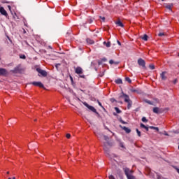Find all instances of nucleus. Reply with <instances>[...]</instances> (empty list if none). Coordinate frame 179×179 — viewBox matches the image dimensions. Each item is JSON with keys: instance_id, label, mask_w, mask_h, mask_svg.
<instances>
[{"instance_id": "obj_15", "label": "nucleus", "mask_w": 179, "mask_h": 179, "mask_svg": "<svg viewBox=\"0 0 179 179\" xmlns=\"http://www.w3.org/2000/svg\"><path fill=\"white\" fill-rule=\"evenodd\" d=\"M87 43L88 44H94V40H92L90 38H87Z\"/></svg>"}, {"instance_id": "obj_35", "label": "nucleus", "mask_w": 179, "mask_h": 179, "mask_svg": "<svg viewBox=\"0 0 179 179\" xmlns=\"http://www.w3.org/2000/svg\"><path fill=\"white\" fill-rule=\"evenodd\" d=\"M175 169L176 170L177 173H179V169H178V168H177V167H175Z\"/></svg>"}, {"instance_id": "obj_41", "label": "nucleus", "mask_w": 179, "mask_h": 179, "mask_svg": "<svg viewBox=\"0 0 179 179\" xmlns=\"http://www.w3.org/2000/svg\"><path fill=\"white\" fill-rule=\"evenodd\" d=\"M164 135H165L166 136H169V134L165 131Z\"/></svg>"}, {"instance_id": "obj_20", "label": "nucleus", "mask_w": 179, "mask_h": 179, "mask_svg": "<svg viewBox=\"0 0 179 179\" xmlns=\"http://www.w3.org/2000/svg\"><path fill=\"white\" fill-rule=\"evenodd\" d=\"M153 113H155V114H159V108L157 107L154 108Z\"/></svg>"}, {"instance_id": "obj_11", "label": "nucleus", "mask_w": 179, "mask_h": 179, "mask_svg": "<svg viewBox=\"0 0 179 179\" xmlns=\"http://www.w3.org/2000/svg\"><path fill=\"white\" fill-rule=\"evenodd\" d=\"M121 128L123 129V131H125L126 134H131V130L129 128L127 127H121Z\"/></svg>"}, {"instance_id": "obj_46", "label": "nucleus", "mask_w": 179, "mask_h": 179, "mask_svg": "<svg viewBox=\"0 0 179 179\" xmlns=\"http://www.w3.org/2000/svg\"><path fill=\"white\" fill-rule=\"evenodd\" d=\"M12 179H16V178H15V177H13Z\"/></svg>"}, {"instance_id": "obj_12", "label": "nucleus", "mask_w": 179, "mask_h": 179, "mask_svg": "<svg viewBox=\"0 0 179 179\" xmlns=\"http://www.w3.org/2000/svg\"><path fill=\"white\" fill-rule=\"evenodd\" d=\"M161 78L162 80H166V79H167V77H166V71H164L161 73Z\"/></svg>"}, {"instance_id": "obj_43", "label": "nucleus", "mask_w": 179, "mask_h": 179, "mask_svg": "<svg viewBox=\"0 0 179 179\" xmlns=\"http://www.w3.org/2000/svg\"><path fill=\"white\" fill-rule=\"evenodd\" d=\"M106 20V17H103L102 20Z\"/></svg>"}, {"instance_id": "obj_27", "label": "nucleus", "mask_w": 179, "mask_h": 179, "mask_svg": "<svg viewBox=\"0 0 179 179\" xmlns=\"http://www.w3.org/2000/svg\"><path fill=\"white\" fill-rule=\"evenodd\" d=\"M136 131L138 134V136H141V131H139V129H136Z\"/></svg>"}, {"instance_id": "obj_3", "label": "nucleus", "mask_w": 179, "mask_h": 179, "mask_svg": "<svg viewBox=\"0 0 179 179\" xmlns=\"http://www.w3.org/2000/svg\"><path fill=\"white\" fill-rule=\"evenodd\" d=\"M76 73L79 76V78H82L83 79H85V76L83 75V69L82 67H77L75 70Z\"/></svg>"}, {"instance_id": "obj_13", "label": "nucleus", "mask_w": 179, "mask_h": 179, "mask_svg": "<svg viewBox=\"0 0 179 179\" xmlns=\"http://www.w3.org/2000/svg\"><path fill=\"white\" fill-rule=\"evenodd\" d=\"M107 145L108 146H110V144H108V143H106V144H104L103 145V150H105V152L107 153V152H108V148H107Z\"/></svg>"}, {"instance_id": "obj_33", "label": "nucleus", "mask_w": 179, "mask_h": 179, "mask_svg": "<svg viewBox=\"0 0 179 179\" xmlns=\"http://www.w3.org/2000/svg\"><path fill=\"white\" fill-rule=\"evenodd\" d=\"M109 64H110V65H113V64H114V60H110Z\"/></svg>"}, {"instance_id": "obj_4", "label": "nucleus", "mask_w": 179, "mask_h": 179, "mask_svg": "<svg viewBox=\"0 0 179 179\" xmlns=\"http://www.w3.org/2000/svg\"><path fill=\"white\" fill-rule=\"evenodd\" d=\"M83 104L84 106H85V107H87L90 110V111H92V113H95V114H99V113H97V110H96V108H94V107L88 105V103L86 102H84Z\"/></svg>"}, {"instance_id": "obj_19", "label": "nucleus", "mask_w": 179, "mask_h": 179, "mask_svg": "<svg viewBox=\"0 0 179 179\" xmlns=\"http://www.w3.org/2000/svg\"><path fill=\"white\" fill-rule=\"evenodd\" d=\"M103 45H106L108 48L109 47L111 46V43H110V42L106 43V41H104Z\"/></svg>"}, {"instance_id": "obj_32", "label": "nucleus", "mask_w": 179, "mask_h": 179, "mask_svg": "<svg viewBox=\"0 0 179 179\" xmlns=\"http://www.w3.org/2000/svg\"><path fill=\"white\" fill-rule=\"evenodd\" d=\"M109 179H115L113 175L109 176Z\"/></svg>"}, {"instance_id": "obj_38", "label": "nucleus", "mask_w": 179, "mask_h": 179, "mask_svg": "<svg viewBox=\"0 0 179 179\" xmlns=\"http://www.w3.org/2000/svg\"><path fill=\"white\" fill-rule=\"evenodd\" d=\"M103 138H104L105 141H107V139H108V137L106 136H104Z\"/></svg>"}, {"instance_id": "obj_28", "label": "nucleus", "mask_w": 179, "mask_h": 179, "mask_svg": "<svg viewBox=\"0 0 179 179\" xmlns=\"http://www.w3.org/2000/svg\"><path fill=\"white\" fill-rule=\"evenodd\" d=\"M149 68L151 69L152 70H153V69H155V65L150 64Z\"/></svg>"}, {"instance_id": "obj_22", "label": "nucleus", "mask_w": 179, "mask_h": 179, "mask_svg": "<svg viewBox=\"0 0 179 179\" xmlns=\"http://www.w3.org/2000/svg\"><path fill=\"white\" fill-rule=\"evenodd\" d=\"M20 58L21 59H26V55H20Z\"/></svg>"}, {"instance_id": "obj_49", "label": "nucleus", "mask_w": 179, "mask_h": 179, "mask_svg": "<svg viewBox=\"0 0 179 179\" xmlns=\"http://www.w3.org/2000/svg\"><path fill=\"white\" fill-rule=\"evenodd\" d=\"M162 1H164V0H162Z\"/></svg>"}, {"instance_id": "obj_23", "label": "nucleus", "mask_w": 179, "mask_h": 179, "mask_svg": "<svg viewBox=\"0 0 179 179\" xmlns=\"http://www.w3.org/2000/svg\"><path fill=\"white\" fill-rule=\"evenodd\" d=\"M115 111L117 113V114H120L121 113V110L117 107L115 108Z\"/></svg>"}, {"instance_id": "obj_40", "label": "nucleus", "mask_w": 179, "mask_h": 179, "mask_svg": "<svg viewBox=\"0 0 179 179\" xmlns=\"http://www.w3.org/2000/svg\"><path fill=\"white\" fill-rule=\"evenodd\" d=\"M154 129H155V131H159V127H155Z\"/></svg>"}, {"instance_id": "obj_1", "label": "nucleus", "mask_w": 179, "mask_h": 179, "mask_svg": "<svg viewBox=\"0 0 179 179\" xmlns=\"http://www.w3.org/2000/svg\"><path fill=\"white\" fill-rule=\"evenodd\" d=\"M122 97H123L124 99V101L125 103H127V108L128 110H129V108H131V107H132V101H131V99H129V96L123 94Z\"/></svg>"}, {"instance_id": "obj_31", "label": "nucleus", "mask_w": 179, "mask_h": 179, "mask_svg": "<svg viewBox=\"0 0 179 179\" xmlns=\"http://www.w3.org/2000/svg\"><path fill=\"white\" fill-rule=\"evenodd\" d=\"M66 138H67V139H69V138H71V134H67L66 135Z\"/></svg>"}, {"instance_id": "obj_42", "label": "nucleus", "mask_w": 179, "mask_h": 179, "mask_svg": "<svg viewBox=\"0 0 179 179\" xmlns=\"http://www.w3.org/2000/svg\"><path fill=\"white\" fill-rule=\"evenodd\" d=\"M117 44H119V45H121V42H120V41H117Z\"/></svg>"}, {"instance_id": "obj_24", "label": "nucleus", "mask_w": 179, "mask_h": 179, "mask_svg": "<svg viewBox=\"0 0 179 179\" xmlns=\"http://www.w3.org/2000/svg\"><path fill=\"white\" fill-rule=\"evenodd\" d=\"M145 103H148V104H150V106H153V103H152V101H150L149 100H145Z\"/></svg>"}, {"instance_id": "obj_45", "label": "nucleus", "mask_w": 179, "mask_h": 179, "mask_svg": "<svg viewBox=\"0 0 179 179\" xmlns=\"http://www.w3.org/2000/svg\"><path fill=\"white\" fill-rule=\"evenodd\" d=\"M70 78H71V80H73V78H72V77H70Z\"/></svg>"}, {"instance_id": "obj_16", "label": "nucleus", "mask_w": 179, "mask_h": 179, "mask_svg": "<svg viewBox=\"0 0 179 179\" xmlns=\"http://www.w3.org/2000/svg\"><path fill=\"white\" fill-rule=\"evenodd\" d=\"M115 83H117V85H122V80H121L120 78H118L117 80H115Z\"/></svg>"}, {"instance_id": "obj_26", "label": "nucleus", "mask_w": 179, "mask_h": 179, "mask_svg": "<svg viewBox=\"0 0 179 179\" xmlns=\"http://www.w3.org/2000/svg\"><path fill=\"white\" fill-rule=\"evenodd\" d=\"M126 80L127 82H128L129 83H131L132 82V80H131V78H129V77L126 78Z\"/></svg>"}, {"instance_id": "obj_48", "label": "nucleus", "mask_w": 179, "mask_h": 179, "mask_svg": "<svg viewBox=\"0 0 179 179\" xmlns=\"http://www.w3.org/2000/svg\"><path fill=\"white\" fill-rule=\"evenodd\" d=\"M8 179H12V178H9Z\"/></svg>"}, {"instance_id": "obj_2", "label": "nucleus", "mask_w": 179, "mask_h": 179, "mask_svg": "<svg viewBox=\"0 0 179 179\" xmlns=\"http://www.w3.org/2000/svg\"><path fill=\"white\" fill-rule=\"evenodd\" d=\"M124 171L128 179H135V177L131 175L134 171L130 170L129 168H124Z\"/></svg>"}, {"instance_id": "obj_30", "label": "nucleus", "mask_w": 179, "mask_h": 179, "mask_svg": "<svg viewBox=\"0 0 179 179\" xmlns=\"http://www.w3.org/2000/svg\"><path fill=\"white\" fill-rule=\"evenodd\" d=\"M97 102H98L99 106H100V107H101L102 108L104 109V107L103 106V105L99 101H97Z\"/></svg>"}, {"instance_id": "obj_29", "label": "nucleus", "mask_w": 179, "mask_h": 179, "mask_svg": "<svg viewBox=\"0 0 179 179\" xmlns=\"http://www.w3.org/2000/svg\"><path fill=\"white\" fill-rule=\"evenodd\" d=\"M158 36H159V37H163V36H164V33L160 32L159 34H158Z\"/></svg>"}, {"instance_id": "obj_18", "label": "nucleus", "mask_w": 179, "mask_h": 179, "mask_svg": "<svg viewBox=\"0 0 179 179\" xmlns=\"http://www.w3.org/2000/svg\"><path fill=\"white\" fill-rule=\"evenodd\" d=\"M116 24H117V26H120V27H124V24H122V22L120 20L116 22Z\"/></svg>"}, {"instance_id": "obj_34", "label": "nucleus", "mask_w": 179, "mask_h": 179, "mask_svg": "<svg viewBox=\"0 0 179 179\" xmlns=\"http://www.w3.org/2000/svg\"><path fill=\"white\" fill-rule=\"evenodd\" d=\"M61 66V64H57L55 65L57 69H58V66Z\"/></svg>"}, {"instance_id": "obj_39", "label": "nucleus", "mask_w": 179, "mask_h": 179, "mask_svg": "<svg viewBox=\"0 0 179 179\" xmlns=\"http://www.w3.org/2000/svg\"><path fill=\"white\" fill-rule=\"evenodd\" d=\"M173 83H174V85H176V83H177V79L173 80Z\"/></svg>"}, {"instance_id": "obj_47", "label": "nucleus", "mask_w": 179, "mask_h": 179, "mask_svg": "<svg viewBox=\"0 0 179 179\" xmlns=\"http://www.w3.org/2000/svg\"><path fill=\"white\" fill-rule=\"evenodd\" d=\"M7 174H9V171L7 172Z\"/></svg>"}, {"instance_id": "obj_25", "label": "nucleus", "mask_w": 179, "mask_h": 179, "mask_svg": "<svg viewBox=\"0 0 179 179\" xmlns=\"http://www.w3.org/2000/svg\"><path fill=\"white\" fill-rule=\"evenodd\" d=\"M142 121H143V122H148V119H146L145 117H142Z\"/></svg>"}, {"instance_id": "obj_36", "label": "nucleus", "mask_w": 179, "mask_h": 179, "mask_svg": "<svg viewBox=\"0 0 179 179\" xmlns=\"http://www.w3.org/2000/svg\"><path fill=\"white\" fill-rule=\"evenodd\" d=\"M120 122H121L122 124H127V122H125L124 120H120Z\"/></svg>"}, {"instance_id": "obj_14", "label": "nucleus", "mask_w": 179, "mask_h": 179, "mask_svg": "<svg viewBox=\"0 0 179 179\" xmlns=\"http://www.w3.org/2000/svg\"><path fill=\"white\" fill-rule=\"evenodd\" d=\"M165 8H166V9H169V10H171V8H173V4H166L165 6Z\"/></svg>"}, {"instance_id": "obj_9", "label": "nucleus", "mask_w": 179, "mask_h": 179, "mask_svg": "<svg viewBox=\"0 0 179 179\" xmlns=\"http://www.w3.org/2000/svg\"><path fill=\"white\" fill-rule=\"evenodd\" d=\"M32 85L34 86H37L38 87H44V85L41 82H33Z\"/></svg>"}, {"instance_id": "obj_17", "label": "nucleus", "mask_w": 179, "mask_h": 179, "mask_svg": "<svg viewBox=\"0 0 179 179\" xmlns=\"http://www.w3.org/2000/svg\"><path fill=\"white\" fill-rule=\"evenodd\" d=\"M141 128H144V129H146V131H149V127L145 126L143 123L140 124Z\"/></svg>"}, {"instance_id": "obj_10", "label": "nucleus", "mask_w": 179, "mask_h": 179, "mask_svg": "<svg viewBox=\"0 0 179 179\" xmlns=\"http://www.w3.org/2000/svg\"><path fill=\"white\" fill-rule=\"evenodd\" d=\"M0 13H1V15H3L4 16H8V13L6 12L5 8H3V7H0Z\"/></svg>"}, {"instance_id": "obj_21", "label": "nucleus", "mask_w": 179, "mask_h": 179, "mask_svg": "<svg viewBox=\"0 0 179 179\" xmlns=\"http://www.w3.org/2000/svg\"><path fill=\"white\" fill-rule=\"evenodd\" d=\"M141 38L142 40H144V41H148V35H143V36H142Z\"/></svg>"}, {"instance_id": "obj_44", "label": "nucleus", "mask_w": 179, "mask_h": 179, "mask_svg": "<svg viewBox=\"0 0 179 179\" xmlns=\"http://www.w3.org/2000/svg\"><path fill=\"white\" fill-rule=\"evenodd\" d=\"M92 22H93L92 20H90V21H89V23H92Z\"/></svg>"}, {"instance_id": "obj_6", "label": "nucleus", "mask_w": 179, "mask_h": 179, "mask_svg": "<svg viewBox=\"0 0 179 179\" xmlns=\"http://www.w3.org/2000/svg\"><path fill=\"white\" fill-rule=\"evenodd\" d=\"M138 64L140 66H142L143 68H145L146 63L145 62V60L143 59L140 58L138 60Z\"/></svg>"}, {"instance_id": "obj_8", "label": "nucleus", "mask_w": 179, "mask_h": 179, "mask_svg": "<svg viewBox=\"0 0 179 179\" xmlns=\"http://www.w3.org/2000/svg\"><path fill=\"white\" fill-rule=\"evenodd\" d=\"M8 71L5 69L0 68V76H5L7 75Z\"/></svg>"}, {"instance_id": "obj_5", "label": "nucleus", "mask_w": 179, "mask_h": 179, "mask_svg": "<svg viewBox=\"0 0 179 179\" xmlns=\"http://www.w3.org/2000/svg\"><path fill=\"white\" fill-rule=\"evenodd\" d=\"M21 71H22V66L19 64L13 70H11V72H13V73H19V72H21Z\"/></svg>"}, {"instance_id": "obj_37", "label": "nucleus", "mask_w": 179, "mask_h": 179, "mask_svg": "<svg viewBox=\"0 0 179 179\" xmlns=\"http://www.w3.org/2000/svg\"><path fill=\"white\" fill-rule=\"evenodd\" d=\"M155 128H156V127H153V126H150V129H155Z\"/></svg>"}, {"instance_id": "obj_7", "label": "nucleus", "mask_w": 179, "mask_h": 179, "mask_svg": "<svg viewBox=\"0 0 179 179\" xmlns=\"http://www.w3.org/2000/svg\"><path fill=\"white\" fill-rule=\"evenodd\" d=\"M36 71L38 73H41L42 76H47V72L45 71L42 70L41 69H37Z\"/></svg>"}]
</instances>
